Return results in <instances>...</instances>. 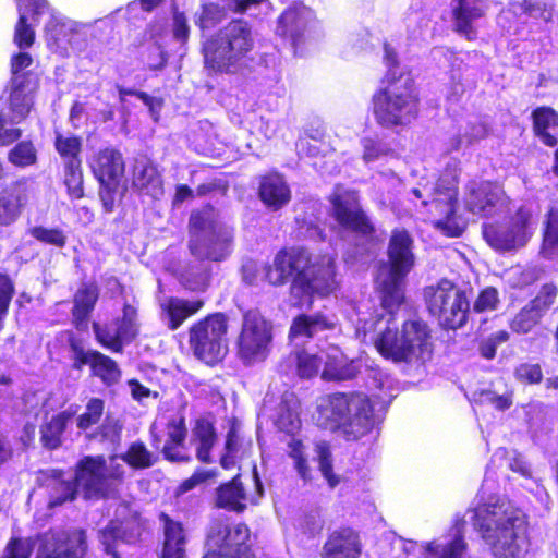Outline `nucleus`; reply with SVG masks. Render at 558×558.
<instances>
[{"instance_id":"nucleus-26","label":"nucleus","mask_w":558,"mask_h":558,"mask_svg":"<svg viewBox=\"0 0 558 558\" xmlns=\"http://www.w3.org/2000/svg\"><path fill=\"white\" fill-rule=\"evenodd\" d=\"M257 193L260 202L274 211L291 201V190L284 175L275 169L259 175Z\"/></svg>"},{"instance_id":"nucleus-56","label":"nucleus","mask_w":558,"mask_h":558,"mask_svg":"<svg viewBox=\"0 0 558 558\" xmlns=\"http://www.w3.org/2000/svg\"><path fill=\"white\" fill-rule=\"evenodd\" d=\"M29 234L40 243L63 248L66 245V235L59 228L36 226L29 229Z\"/></svg>"},{"instance_id":"nucleus-51","label":"nucleus","mask_w":558,"mask_h":558,"mask_svg":"<svg viewBox=\"0 0 558 558\" xmlns=\"http://www.w3.org/2000/svg\"><path fill=\"white\" fill-rule=\"evenodd\" d=\"M37 159V149L29 140L16 143L8 153V160L19 168L33 166Z\"/></svg>"},{"instance_id":"nucleus-21","label":"nucleus","mask_w":558,"mask_h":558,"mask_svg":"<svg viewBox=\"0 0 558 558\" xmlns=\"http://www.w3.org/2000/svg\"><path fill=\"white\" fill-rule=\"evenodd\" d=\"M39 89V78L20 76L9 80L10 120L15 124L24 121L34 106V97Z\"/></svg>"},{"instance_id":"nucleus-48","label":"nucleus","mask_w":558,"mask_h":558,"mask_svg":"<svg viewBox=\"0 0 558 558\" xmlns=\"http://www.w3.org/2000/svg\"><path fill=\"white\" fill-rule=\"evenodd\" d=\"M298 424H300V421L298 420ZM291 428L286 429L287 433L291 434V438L287 442V446L289 448L288 456L293 459L294 461V468L299 475L306 480L308 476V464L307 459L305 456V446L302 441V439L295 437L293 435L294 429L299 428V425H294L293 421H290Z\"/></svg>"},{"instance_id":"nucleus-23","label":"nucleus","mask_w":558,"mask_h":558,"mask_svg":"<svg viewBox=\"0 0 558 558\" xmlns=\"http://www.w3.org/2000/svg\"><path fill=\"white\" fill-rule=\"evenodd\" d=\"M506 198L504 189L493 181H481L468 192L465 204L475 215L488 216L500 207Z\"/></svg>"},{"instance_id":"nucleus-14","label":"nucleus","mask_w":558,"mask_h":558,"mask_svg":"<svg viewBox=\"0 0 558 558\" xmlns=\"http://www.w3.org/2000/svg\"><path fill=\"white\" fill-rule=\"evenodd\" d=\"M96 341L105 349L113 353H122L124 344L133 342L140 333L137 323V310L125 303L122 316L113 318L109 323H93Z\"/></svg>"},{"instance_id":"nucleus-34","label":"nucleus","mask_w":558,"mask_h":558,"mask_svg":"<svg viewBox=\"0 0 558 558\" xmlns=\"http://www.w3.org/2000/svg\"><path fill=\"white\" fill-rule=\"evenodd\" d=\"M74 415L75 411L66 409L53 414L39 426V441L43 448L54 451L62 447L64 433Z\"/></svg>"},{"instance_id":"nucleus-3","label":"nucleus","mask_w":558,"mask_h":558,"mask_svg":"<svg viewBox=\"0 0 558 558\" xmlns=\"http://www.w3.org/2000/svg\"><path fill=\"white\" fill-rule=\"evenodd\" d=\"M254 47L251 23L242 17L232 19L204 41L205 66L215 73H229Z\"/></svg>"},{"instance_id":"nucleus-36","label":"nucleus","mask_w":558,"mask_h":558,"mask_svg":"<svg viewBox=\"0 0 558 558\" xmlns=\"http://www.w3.org/2000/svg\"><path fill=\"white\" fill-rule=\"evenodd\" d=\"M464 518H457L452 524L453 537L446 544L436 541L427 543L425 550L432 558H462L466 551L468 544L464 539Z\"/></svg>"},{"instance_id":"nucleus-39","label":"nucleus","mask_w":558,"mask_h":558,"mask_svg":"<svg viewBox=\"0 0 558 558\" xmlns=\"http://www.w3.org/2000/svg\"><path fill=\"white\" fill-rule=\"evenodd\" d=\"M192 432L194 439L197 441V460L205 464L213 463L211 450L218 438L214 422L208 417L202 416L195 421Z\"/></svg>"},{"instance_id":"nucleus-58","label":"nucleus","mask_w":558,"mask_h":558,"mask_svg":"<svg viewBox=\"0 0 558 558\" xmlns=\"http://www.w3.org/2000/svg\"><path fill=\"white\" fill-rule=\"evenodd\" d=\"M319 470L331 488L339 484V477L333 473L332 457L329 445L325 441L317 445Z\"/></svg>"},{"instance_id":"nucleus-20","label":"nucleus","mask_w":558,"mask_h":558,"mask_svg":"<svg viewBox=\"0 0 558 558\" xmlns=\"http://www.w3.org/2000/svg\"><path fill=\"white\" fill-rule=\"evenodd\" d=\"M323 366L320 378L327 383H343L355 379L361 373L360 363L349 359L337 345L322 350Z\"/></svg>"},{"instance_id":"nucleus-9","label":"nucleus","mask_w":558,"mask_h":558,"mask_svg":"<svg viewBox=\"0 0 558 558\" xmlns=\"http://www.w3.org/2000/svg\"><path fill=\"white\" fill-rule=\"evenodd\" d=\"M271 343V325L258 310L245 311L234 342L236 357L244 366L264 363L270 354Z\"/></svg>"},{"instance_id":"nucleus-2","label":"nucleus","mask_w":558,"mask_h":558,"mask_svg":"<svg viewBox=\"0 0 558 558\" xmlns=\"http://www.w3.org/2000/svg\"><path fill=\"white\" fill-rule=\"evenodd\" d=\"M386 71L371 97L376 124L386 130L405 129L420 117L421 96L412 70L401 66L397 51L384 44Z\"/></svg>"},{"instance_id":"nucleus-6","label":"nucleus","mask_w":558,"mask_h":558,"mask_svg":"<svg viewBox=\"0 0 558 558\" xmlns=\"http://www.w3.org/2000/svg\"><path fill=\"white\" fill-rule=\"evenodd\" d=\"M229 317L223 312H214L194 322L187 329L189 347L198 362L216 367L229 352Z\"/></svg>"},{"instance_id":"nucleus-41","label":"nucleus","mask_w":558,"mask_h":558,"mask_svg":"<svg viewBox=\"0 0 558 558\" xmlns=\"http://www.w3.org/2000/svg\"><path fill=\"white\" fill-rule=\"evenodd\" d=\"M87 366H89L90 376L98 378L106 387L116 386L121 380L122 371L117 361L98 350Z\"/></svg>"},{"instance_id":"nucleus-18","label":"nucleus","mask_w":558,"mask_h":558,"mask_svg":"<svg viewBox=\"0 0 558 558\" xmlns=\"http://www.w3.org/2000/svg\"><path fill=\"white\" fill-rule=\"evenodd\" d=\"M363 543L360 532L352 526L342 525L327 534L323 545L322 558H360Z\"/></svg>"},{"instance_id":"nucleus-49","label":"nucleus","mask_w":558,"mask_h":558,"mask_svg":"<svg viewBox=\"0 0 558 558\" xmlns=\"http://www.w3.org/2000/svg\"><path fill=\"white\" fill-rule=\"evenodd\" d=\"M542 250L548 257L558 256V209L556 208H550L546 214Z\"/></svg>"},{"instance_id":"nucleus-32","label":"nucleus","mask_w":558,"mask_h":558,"mask_svg":"<svg viewBox=\"0 0 558 558\" xmlns=\"http://www.w3.org/2000/svg\"><path fill=\"white\" fill-rule=\"evenodd\" d=\"M337 327V322L322 312L313 314H298L289 327V339H312L317 332L331 331Z\"/></svg>"},{"instance_id":"nucleus-57","label":"nucleus","mask_w":558,"mask_h":558,"mask_svg":"<svg viewBox=\"0 0 558 558\" xmlns=\"http://www.w3.org/2000/svg\"><path fill=\"white\" fill-rule=\"evenodd\" d=\"M214 220L209 219L205 213L195 210L191 214L189 219V240H194L196 236H202L209 233L211 229H219Z\"/></svg>"},{"instance_id":"nucleus-46","label":"nucleus","mask_w":558,"mask_h":558,"mask_svg":"<svg viewBox=\"0 0 558 558\" xmlns=\"http://www.w3.org/2000/svg\"><path fill=\"white\" fill-rule=\"evenodd\" d=\"M295 373L301 379L316 377L323 366V353H310L305 349L294 353Z\"/></svg>"},{"instance_id":"nucleus-16","label":"nucleus","mask_w":558,"mask_h":558,"mask_svg":"<svg viewBox=\"0 0 558 558\" xmlns=\"http://www.w3.org/2000/svg\"><path fill=\"white\" fill-rule=\"evenodd\" d=\"M37 538L39 547L35 558H83L86 551V535L81 529L51 527Z\"/></svg>"},{"instance_id":"nucleus-17","label":"nucleus","mask_w":558,"mask_h":558,"mask_svg":"<svg viewBox=\"0 0 558 558\" xmlns=\"http://www.w3.org/2000/svg\"><path fill=\"white\" fill-rule=\"evenodd\" d=\"M234 233L232 230L221 227L211 229L209 233L189 240L190 254L199 262L220 263L226 260L233 251Z\"/></svg>"},{"instance_id":"nucleus-4","label":"nucleus","mask_w":558,"mask_h":558,"mask_svg":"<svg viewBox=\"0 0 558 558\" xmlns=\"http://www.w3.org/2000/svg\"><path fill=\"white\" fill-rule=\"evenodd\" d=\"M515 510L505 502L483 504L474 510L473 526L496 558H521Z\"/></svg>"},{"instance_id":"nucleus-28","label":"nucleus","mask_w":558,"mask_h":558,"mask_svg":"<svg viewBox=\"0 0 558 558\" xmlns=\"http://www.w3.org/2000/svg\"><path fill=\"white\" fill-rule=\"evenodd\" d=\"M451 15L453 31L463 36L468 41L477 38V31L473 26L474 21L485 16V0H451Z\"/></svg>"},{"instance_id":"nucleus-40","label":"nucleus","mask_w":558,"mask_h":558,"mask_svg":"<svg viewBox=\"0 0 558 558\" xmlns=\"http://www.w3.org/2000/svg\"><path fill=\"white\" fill-rule=\"evenodd\" d=\"M531 118L534 136L538 137L545 146L555 147L558 138L549 133L548 129L558 128V112L553 107L539 106L533 109Z\"/></svg>"},{"instance_id":"nucleus-43","label":"nucleus","mask_w":558,"mask_h":558,"mask_svg":"<svg viewBox=\"0 0 558 558\" xmlns=\"http://www.w3.org/2000/svg\"><path fill=\"white\" fill-rule=\"evenodd\" d=\"M120 459L133 470L149 469L157 461V458L142 440L131 442L126 450L120 454Z\"/></svg>"},{"instance_id":"nucleus-38","label":"nucleus","mask_w":558,"mask_h":558,"mask_svg":"<svg viewBox=\"0 0 558 558\" xmlns=\"http://www.w3.org/2000/svg\"><path fill=\"white\" fill-rule=\"evenodd\" d=\"M252 447V441L246 440L240 433V428L233 422L225 436L223 452L220 456L219 464L223 470H232L238 460L241 459Z\"/></svg>"},{"instance_id":"nucleus-61","label":"nucleus","mask_w":558,"mask_h":558,"mask_svg":"<svg viewBox=\"0 0 558 558\" xmlns=\"http://www.w3.org/2000/svg\"><path fill=\"white\" fill-rule=\"evenodd\" d=\"M32 64L33 57L28 52L19 51L14 53L10 59V80L20 78V76L38 77L37 74L26 70Z\"/></svg>"},{"instance_id":"nucleus-27","label":"nucleus","mask_w":558,"mask_h":558,"mask_svg":"<svg viewBox=\"0 0 558 558\" xmlns=\"http://www.w3.org/2000/svg\"><path fill=\"white\" fill-rule=\"evenodd\" d=\"M247 501L248 496L240 473L215 488L213 498L215 509L241 514L247 509Z\"/></svg>"},{"instance_id":"nucleus-63","label":"nucleus","mask_w":558,"mask_h":558,"mask_svg":"<svg viewBox=\"0 0 558 558\" xmlns=\"http://www.w3.org/2000/svg\"><path fill=\"white\" fill-rule=\"evenodd\" d=\"M514 377L524 385H538L543 381V371L538 363H522L515 367Z\"/></svg>"},{"instance_id":"nucleus-5","label":"nucleus","mask_w":558,"mask_h":558,"mask_svg":"<svg viewBox=\"0 0 558 558\" xmlns=\"http://www.w3.org/2000/svg\"><path fill=\"white\" fill-rule=\"evenodd\" d=\"M430 329L422 319H408L401 329L387 326L374 340L378 354L396 364H410L430 352Z\"/></svg>"},{"instance_id":"nucleus-33","label":"nucleus","mask_w":558,"mask_h":558,"mask_svg":"<svg viewBox=\"0 0 558 558\" xmlns=\"http://www.w3.org/2000/svg\"><path fill=\"white\" fill-rule=\"evenodd\" d=\"M159 521L163 526V542L160 558H184L186 535L183 524L174 521L168 513L160 512Z\"/></svg>"},{"instance_id":"nucleus-42","label":"nucleus","mask_w":558,"mask_h":558,"mask_svg":"<svg viewBox=\"0 0 558 558\" xmlns=\"http://www.w3.org/2000/svg\"><path fill=\"white\" fill-rule=\"evenodd\" d=\"M405 277L393 276L388 274V277L383 281L379 294L381 307L391 316H393L404 302L403 280Z\"/></svg>"},{"instance_id":"nucleus-53","label":"nucleus","mask_w":558,"mask_h":558,"mask_svg":"<svg viewBox=\"0 0 558 558\" xmlns=\"http://www.w3.org/2000/svg\"><path fill=\"white\" fill-rule=\"evenodd\" d=\"M13 43L21 50H25L33 46L35 43V31L31 23L26 12L19 7V19L14 27Z\"/></svg>"},{"instance_id":"nucleus-8","label":"nucleus","mask_w":558,"mask_h":558,"mask_svg":"<svg viewBox=\"0 0 558 558\" xmlns=\"http://www.w3.org/2000/svg\"><path fill=\"white\" fill-rule=\"evenodd\" d=\"M532 221L531 209L521 205L500 220L483 223L482 235L495 252H513L523 247L531 239Z\"/></svg>"},{"instance_id":"nucleus-22","label":"nucleus","mask_w":558,"mask_h":558,"mask_svg":"<svg viewBox=\"0 0 558 558\" xmlns=\"http://www.w3.org/2000/svg\"><path fill=\"white\" fill-rule=\"evenodd\" d=\"M413 239L405 229H393L388 243L389 274L405 277L414 266Z\"/></svg>"},{"instance_id":"nucleus-50","label":"nucleus","mask_w":558,"mask_h":558,"mask_svg":"<svg viewBox=\"0 0 558 558\" xmlns=\"http://www.w3.org/2000/svg\"><path fill=\"white\" fill-rule=\"evenodd\" d=\"M558 298V286L555 282H546L541 286L538 292L526 304L544 317L554 306Z\"/></svg>"},{"instance_id":"nucleus-15","label":"nucleus","mask_w":558,"mask_h":558,"mask_svg":"<svg viewBox=\"0 0 558 558\" xmlns=\"http://www.w3.org/2000/svg\"><path fill=\"white\" fill-rule=\"evenodd\" d=\"M187 427L183 415H174L167 420L163 427L154 422L149 427L150 445L160 449L169 462H189L190 457L181 451L185 446Z\"/></svg>"},{"instance_id":"nucleus-47","label":"nucleus","mask_w":558,"mask_h":558,"mask_svg":"<svg viewBox=\"0 0 558 558\" xmlns=\"http://www.w3.org/2000/svg\"><path fill=\"white\" fill-rule=\"evenodd\" d=\"M105 400L98 397H92L85 404L84 412L76 417V428L80 432H87L92 427L99 425L105 414Z\"/></svg>"},{"instance_id":"nucleus-10","label":"nucleus","mask_w":558,"mask_h":558,"mask_svg":"<svg viewBox=\"0 0 558 558\" xmlns=\"http://www.w3.org/2000/svg\"><path fill=\"white\" fill-rule=\"evenodd\" d=\"M202 558H256L251 530L244 522L230 526L226 520L210 523L206 534V553Z\"/></svg>"},{"instance_id":"nucleus-24","label":"nucleus","mask_w":558,"mask_h":558,"mask_svg":"<svg viewBox=\"0 0 558 558\" xmlns=\"http://www.w3.org/2000/svg\"><path fill=\"white\" fill-rule=\"evenodd\" d=\"M28 202L27 180H15L0 191V231L15 223Z\"/></svg>"},{"instance_id":"nucleus-35","label":"nucleus","mask_w":558,"mask_h":558,"mask_svg":"<svg viewBox=\"0 0 558 558\" xmlns=\"http://www.w3.org/2000/svg\"><path fill=\"white\" fill-rule=\"evenodd\" d=\"M204 305L205 302L202 299L186 300L171 296L161 304V311L168 319V328L173 331L186 319L196 315Z\"/></svg>"},{"instance_id":"nucleus-11","label":"nucleus","mask_w":558,"mask_h":558,"mask_svg":"<svg viewBox=\"0 0 558 558\" xmlns=\"http://www.w3.org/2000/svg\"><path fill=\"white\" fill-rule=\"evenodd\" d=\"M328 202L331 204L333 219L342 229L363 238L374 236L376 228L363 209L357 191L344 190L337 184Z\"/></svg>"},{"instance_id":"nucleus-52","label":"nucleus","mask_w":558,"mask_h":558,"mask_svg":"<svg viewBox=\"0 0 558 558\" xmlns=\"http://www.w3.org/2000/svg\"><path fill=\"white\" fill-rule=\"evenodd\" d=\"M227 17L225 7L216 2H208L201 5V12L195 24L201 31L210 29L220 24Z\"/></svg>"},{"instance_id":"nucleus-64","label":"nucleus","mask_w":558,"mask_h":558,"mask_svg":"<svg viewBox=\"0 0 558 558\" xmlns=\"http://www.w3.org/2000/svg\"><path fill=\"white\" fill-rule=\"evenodd\" d=\"M99 541L106 554L110 555L112 558H120V555L117 550L120 536L112 520H110L108 524L99 531Z\"/></svg>"},{"instance_id":"nucleus-13","label":"nucleus","mask_w":558,"mask_h":558,"mask_svg":"<svg viewBox=\"0 0 558 558\" xmlns=\"http://www.w3.org/2000/svg\"><path fill=\"white\" fill-rule=\"evenodd\" d=\"M77 490L85 499H106L117 493L116 486L109 481L107 460L104 454L84 456L74 466Z\"/></svg>"},{"instance_id":"nucleus-19","label":"nucleus","mask_w":558,"mask_h":558,"mask_svg":"<svg viewBox=\"0 0 558 558\" xmlns=\"http://www.w3.org/2000/svg\"><path fill=\"white\" fill-rule=\"evenodd\" d=\"M308 9L300 3L286 8L277 19L276 35L296 50L305 40Z\"/></svg>"},{"instance_id":"nucleus-62","label":"nucleus","mask_w":558,"mask_h":558,"mask_svg":"<svg viewBox=\"0 0 558 558\" xmlns=\"http://www.w3.org/2000/svg\"><path fill=\"white\" fill-rule=\"evenodd\" d=\"M520 7L522 13L531 19L546 23L553 19L551 8H549L546 2L539 0H522Z\"/></svg>"},{"instance_id":"nucleus-7","label":"nucleus","mask_w":558,"mask_h":558,"mask_svg":"<svg viewBox=\"0 0 558 558\" xmlns=\"http://www.w3.org/2000/svg\"><path fill=\"white\" fill-rule=\"evenodd\" d=\"M423 296L428 314L445 330L462 328L469 318L470 301L466 291L448 278L426 286Z\"/></svg>"},{"instance_id":"nucleus-37","label":"nucleus","mask_w":558,"mask_h":558,"mask_svg":"<svg viewBox=\"0 0 558 558\" xmlns=\"http://www.w3.org/2000/svg\"><path fill=\"white\" fill-rule=\"evenodd\" d=\"M368 396L362 391L332 392L326 397V410L336 426L342 423Z\"/></svg>"},{"instance_id":"nucleus-44","label":"nucleus","mask_w":558,"mask_h":558,"mask_svg":"<svg viewBox=\"0 0 558 558\" xmlns=\"http://www.w3.org/2000/svg\"><path fill=\"white\" fill-rule=\"evenodd\" d=\"M112 522L117 527L121 542L134 544L141 541L145 530V522L138 512H131L122 519H113Z\"/></svg>"},{"instance_id":"nucleus-55","label":"nucleus","mask_w":558,"mask_h":558,"mask_svg":"<svg viewBox=\"0 0 558 558\" xmlns=\"http://www.w3.org/2000/svg\"><path fill=\"white\" fill-rule=\"evenodd\" d=\"M542 318L537 312L525 304L511 320L510 328L515 333L525 335L538 325Z\"/></svg>"},{"instance_id":"nucleus-29","label":"nucleus","mask_w":558,"mask_h":558,"mask_svg":"<svg viewBox=\"0 0 558 558\" xmlns=\"http://www.w3.org/2000/svg\"><path fill=\"white\" fill-rule=\"evenodd\" d=\"M374 405L367 397L342 423L337 425L348 441H356L374 428Z\"/></svg>"},{"instance_id":"nucleus-25","label":"nucleus","mask_w":558,"mask_h":558,"mask_svg":"<svg viewBox=\"0 0 558 558\" xmlns=\"http://www.w3.org/2000/svg\"><path fill=\"white\" fill-rule=\"evenodd\" d=\"M89 168L97 182H121L125 172V161L118 148L106 146L92 155Z\"/></svg>"},{"instance_id":"nucleus-31","label":"nucleus","mask_w":558,"mask_h":558,"mask_svg":"<svg viewBox=\"0 0 558 558\" xmlns=\"http://www.w3.org/2000/svg\"><path fill=\"white\" fill-rule=\"evenodd\" d=\"M133 186L141 193L156 197L162 193V178L157 166L147 156L135 158L132 168Z\"/></svg>"},{"instance_id":"nucleus-12","label":"nucleus","mask_w":558,"mask_h":558,"mask_svg":"<svg viewBox=\"0 0 558 558\" xmlns=\"http://www.w3.org/2000/svg\"><path fill=\"white\" fill-rule=\"evenodd\" d=\"M53 147L63 163V183L70 197H84L83 138L74 133L54 131Z\"/></svg>"},{"instance_id":"nucleus-60","label":"nucleus","mask_w":558,"mask_h":558,"mask_svg":"<svg viewBox=\"0 0 558 558\" xmlns=\"http://www.w3.org/2000/svg\"><path fill=\"white\" fill-rule=\"evenodd\" d=\"M33 553V545L29 539L19 536H12L0 558H31Z\"/></svg>"},{"instance_id":"nucleus-45","label":"nucleus","mask_w":558,"mask_h":558,"mask_svg":"<svg viewBox=\"0 0 558 558\" xmlns=\"http://www.w3.org/2000/svg\"><path fill=\"white\" fill-rule=\"evenodd\" d=\"M59 337L65 339L72 352L71 367L73 369L81 371L84 366H87L93 355L97 352V350H86L83 338L77 336L73 330H63L59 333Z\"/></svg>"},{"instance_id":"nucleus-59","label":"nucleus","mask_w":558,"mask_h":558,"mask_svg":"<svg viewBox=\"0 0 558 558\" xmlns=\"http://www.w3.org/2000/svg\"><path fill=\"white\" fill-rule=\"evenodd\" d=\"M363 154L362 159L364 162H373L381 157L392 155L393 150L384 144L378 138L364 137L362 140Z\"/></svg>"},{"instance_id":"nucleus-1","label":"nucleus","mask_w":558,"mask_h":558,"mask_svg":"<svg viewBox=\"0 0 558 558\" xmlns=\"http://www.w3.org/2000/svg\"><path fill=\"white\" fill-rule=\"evenodd\" d=\"M264 277L275 288L289 286L298 307H311L316 295L326 298L338 288L335 259L305 245L281 246L265 265Z\"/></svg>"},{"instance_id":"nucleus-30","label":"nucleus","mask_w":558,"mask_h":558,"mask_svg":"<svg viewBox=\"0 0 558 558\" xmlns=\"http://www.w3.org/2000/svg\"><path fill=\"white\" fill-rule=\"evenodd\" d=\"M39 475L41 485L49 489L52 506H61L76 499L78 490L74 476L72 480H65V472L62 469L40 470Z\"/></svg>"},{"instance_id":"nucleus-54","label":"nucleus","mask_w":558,"mask_h":558,"mask_svg":"<svg viewBox=\"0 0 558 558\" xmlns=\"http://www.w3.org/2000/svg\"><path fill=\"white\" fill-rule=\"evenodd\" d=\"M437 206L445 207L441 210L445 216L436 222V226L449 236L461 235L462 229L456 223L457 198L449 196L446 202H438Z\"/></svg>"}]
</instances>
